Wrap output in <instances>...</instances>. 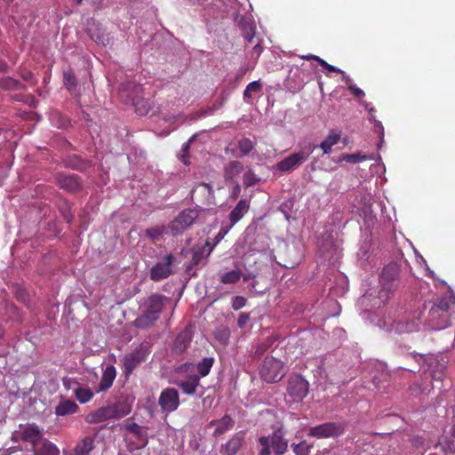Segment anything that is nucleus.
Listing matches in <instances>:
<instances>
[{
  "label": "nucleus",
  "mask_w": 455,
  "mask_h": 455,
  "mask_svg": "<svg viewBox=\"0 0 455 455\" xmlns=\"http://www.w3.org/2000/svg\"><path fill=\"white\" fill-rule=\"evenodd\" d=\"M158 404L165 415L175 411L180 404L178 390L174 387L163 389L158 397Z\"/></svg>",
  "instance_id": "nucleus-11"
},
{
  "label": "nucleus",
  "mask_w": 455,
  "mask_h": 455,
  "mask_svg": "<svg viewBox=\"0 0 455 455\" xmlns=\"http://www.w3.org/2000/svg\"><path fill=\"white\" fill-rule=\"evenodd\" d=\"M243 185L245 188L251 187L259 181V179L254 173V172L249 169L243 173Z\"/></svg>",
  "instance_id": "nucleus-48"
},
{
  "label": "nucleus",
  "mask_w": 455,
  "mask_h": 455,
  "mask_svg": "<svg viewBox=\"0 0 455 455\" xmlns=\"http://www.w3.org/2000/svg\"><path fill=\"white\" fill-rule=\"evenodd\" d=\"M262 84L259 81H252L248 84L245 90L243 91V100L248 102L249 99L251 98L252 93L259 92L261 90Z\"/></svg>",
  "instance_id": "nucleus-42"
},
{
  "label": "nucleus",
  "mask_w": 455,
  "mask_h": 455,
  "mask_svg": "<svg viewBox=\"0 0 455 455\" xmlns=\"http://www.w3.org/2000/svg\"><path fill=\"white\" fill-rule=\"evenodd\" d=\"M111 405L115 419H121L132 411V401L128 398L120 400Z\"/></svg>",
  "instance_id": "nucleus-36"
},
{
  "label": "nucleus",
  "mask_w": 455,
  "mask_h": 455,
  "mask_svg": "<svg viewBox=\"0 0 455 455\" xmlns=\"http://www.w3.org/2000/svg\"><path fill=\"white\" fill-rule=\"evenodd\" d=\"M115 419L112 405L100 407L87 415L86 420L90 423H100Z\"/></svg>",
  "instance_id": "nucleus-23"
},
{
  "label": "nucleus",
  "mask_w": 455,
  "mask_h": 455,
  "mask_svg": "<svg viewBox=\"0 0 455 455\" xmlns=\"http://www.w3.org/2000/svg\"><path fill=\"white\" fill-rule=\"evenodd\" d=\"M165 231L166 228L164 226H156L147 228L145 234L151 240H157Z\"/></svg>",
  "instance_id": "nucleus-47"
},
{
  "label": "nucleus",
  "mask_w": 455,
  "mask_h": 455,
  "mask_svg": "<svg viewBox=\"0 0 455 455\" xmlns=\"http://www.w3.org/2000/svg\"><path fill=\"white\" fill-rule=\"evenodd\" d=\"M0 87L5 90H20L24 86L21 83L12 77H4L0 79Z\"/></svg>",
  "instance_id": "nucleus-43"
},
{
  "label": "nucleus",
  "mask_w": 455,
  "mask_h": 455,
  "mask_svg": "<svg viewBox=\"0 0 455 455\" xmlns=\"http://www.w3.org/2000/svg\"><path fill=\"white\" fill-rule=\"evenodd\" d=\"M78 405L68 398H60V403L55 406V414L58 417L75 414L78 411Z\"/></svg>",
  "instance_id": "nucleus-28"
},
{
  "label": "nucleus",
  "mask_w": 455,
  "mask_h": 455,
  "mask_svg": "<svg viewBox=\"0 0 455 455\" xmlns=\"http://www.w3.org/2000/svg\"><path fill=\"white\" fill-rule=\"evenodd\" d=\"M61 212L63 215V218L68 223H70L73 220V215L70 212V208L68 205H65L61 208Z\"/></svg>",
  "instance_id": "nucleus-61"
},
{
  "label": "nucleus",
  "mask_w": 455,
  "mask_h": 455,
  "mask_svg": "<svg viewBox=\"0 0 455 455\" xmlns=\"http://www.w3.org/2000/svg\"><path fill=\"white\" fill-rule=\"evenodd\" d=\"M285 373L283 362L273 356H267L263 360L259 370L262 379L267 383H275L281 380Z\"/></svg>",
  "instance_id": "nucleus-4"
},
{
  "label": "nucleus",
  "mask_w": 455,
  "mask_h": 455,
  "mask_svg": "<svg viewBox=\"0 0 455 455\" xmlns=\"http://www.w3.org/2000/svg\"><path fill=\"white\" fill-rule=\"evenodd\" d=\"M229 183L233 185V188L231 191V197L236 198L241 192V186L238 181L229 182Z\"/></svg>",
  "instance_id": "nucleus-62"
},
{
  "label": "nucleus",
  "mask_w": 455,
  "mask_h": 455,
  "mask_svg": "<svg viewBox=\"0 0 455 455\" xmlns=\"http://www.w3.org/2000/svg\"><path fill=\"white\" fill-rule=\"evenodd\" d=\"M20 437L23 441L30 443L33 448L43 439V429L35 423L20 425Z\"/></svg>",
  "instance_id": "nucleus-16"
},
{
  "label": "nucleus",
  "mask_w": 455,
  "mask_h": 455,
  "mask_svg": "<svg viewBox=\"0 0 455 455\" xmlns=\"http://www.w3.org/2000/svg\"><path fill=\"white\" fill-rule=\"evenodd\" d=\"M255 148V142L249 138H242L237 141V148L240 153L235 150H231V155L234 157H243L249 155Z\"/></svg>",
  "instance_id": "nucleus-34"
},
{
  "label": "nucleus",
  "mask_w": 455,
  "mask_h": 455,
  "mask_svg": "<svg viewBox=\"0 0 455 455\" xmlns=\"http://www.w3.org/2000/svg\"><path fill=\"white\" fill-rule=\"evenodd\" d=\"M198 218V212L196 209H185L170 223L168 228L173 236L181 235L190 228Z\"/></svg>",
  "instance_id": "nucleus-6"
},
{
  "label": "nucleus",
  "mask_w": 455,
  "mask_h": 455,
  "mask_svg": "<svg viewBox=\"0 0 455 455\" xmlns=\"http://www.w3.org/2000/svg\"><path fill=\"white\" fill-rule=\"evenodd\" d=\"M35 455H60L58 447L48 440H44L42 443L36 444L33 448Z\"/></svg>",
  "instance_id": "nucleus-35"
},
{
  "label": "nucleus",
  "mask_w": 455,
  "mask_h": 455,
  "mask_svg": "<svg viewBox=\"0 0 455 455\" xmlns=\"http://www.w3.org/2000/svg\"><path fill=\"white\" fill-rule=\"evenodd\" d=\"M443 450L445 451L455 452L454 431L452 432V436L445 440L443 443Z\"/></svg>",
  "instance_id": "nucleus-56"
},
{
  "label": "nucleus",
  "mask_w": 455,
  "mask_h": 455,
  "mask_svg": "<svg viewBox=\"0 0 455 455\" xmlns=\"http://www.w3.org/2000/svg\"><path fill=\"white\" fill-rule=\"evenodd\" d=\"M149 354L146 345L140 344L132 353L126 355L123 359V372L129 376L135 368L146 360Z\"/></svg>",
  "instance_id": "nucleus-9"
},
{
  "label": "nucleus",
  "mask_w": 455,
  "mask_h": 455,
  "mask_svg": "<svg viewBox=\"0 0 455 455\" xmlns=\"http://www.w3.org/2000/svg\"><path fill=\"white\" fill-rule=\"evenodd\" d=\"M398 274L399 268L395 264H389L386 266L379 275L380 291L378 298V301L374 303V306L380 307L381 304H384L389 294L392 293L398 286Z\"/></svg>",
  "instance_id": "nucleus-3"
},
{
  "label": "nucleus",
  "mask_w": 455,
  "mask_h": 455,
  "mask_svg": "<svg viewBox=\"0 0 455 455\" xmlns=\"http://www.w3.org/2000/svg\"><path fill=\"white\" fill-rule=\"evenodd\" d=\"M319 65L323 68L324 69H326L327 71H330V72H337V73H339L342 75V79L344 80V74H346L345 71L341 70L340 68L335 67V66H332L329 63H327L323 59H319Z\"/></svg>",
  "instance_id": "nucleus-53"
},
{
  "label": "nucleus",
  "mask_w": 455,
  "mask_h": 455,
  "mask_svg": "<svg viewBox=\"0 0 455 455\" xmlns=\"http://www.w3.org/2000/svg\"><path fill=\"white\" fill-rule=\"evenodd\" d=\"M367 159H370L365 155L357 152L355 154H344L340 156L339 161H346L350 164H359L362 163Z\"/></svg>",
  "instance_id": "nucleus-45"
},
{
  "label": "nucleus",
  "mask_w": 455,
  "mask_h": 455,
  "mask_svg": "<svg viewBox=\"0 0 455 455\" xmlns=\"http://www.w3.org/2000/svg\"><path fill=\"white\" fill-rule=\"evenodd\" d=\"M420 322L419 319L395 322L392 328L397 333H408L417 331L419 329Z\"/></svg>",
  "instance_id": "nucleus-30"
},
{
  "label": "nucleus",
  "mask_w": 455,
  "mask_h": 455,
  "mask_svg": "<svg viewBox=\"0 0 455 455\" xmlns=\"http://www.w3.org/2000/svg\"><path fill=\"white\" fill-rule=\"evenodd\" d=\"M455 310V295L450 294L442 298L430 308V315L438 317L440 314H451L450 311Z\"/></svg>",
  "instance_id": "nucleus-20"
},
{
  "label": "nucleus",
  "mask_w": 455,
  "mask_h": 455,
  "mask_svg": "<svg viewBox=\"0 0 455 455\" xmlns=\"http://www.w3.org/2000/svg\"><path fill=\"white\" fill-rule=\"evenodd\" d=\"M74 395L80 403L84 404L93 397L94 393L88 387L80 385L76 388Z\"/></svg>",
  "instance_id": "nucleus-39"
},
{
  "label": "nucleus",
  "mask_w": 455,
  "mask_h": 455,
  "mask_svg": "<svg viewBox=\"0 0 455 455\" xmlns=\"http://www.w3.org/2000/svg\"><path fill=\"white\" fill-rule=\"evenodd\" d=\"M318 253L323 261L335 262L340 255L339 245L331 235L323 236L318 241Z\"/></svg>",
  "instance_id": "nucleus-12"
},
{
  "label": "nucleus",
  "mask_w": 455,
  "mask_h": 455,
  "mask_svg": "<svg viewBox=\"0 0 455 455\" xmlns=\"http://www.w3.org/2000/svg\"><path fill=\"white\" fill-rule=\"evenodd\" d=\"M339 140L340 133L332 130L318 147L323 150V154H330L331 148L336 145Z\"/></svg>",
  "instance_id": "nucleus-37"
},
{
  "label": "nucleus",
  "mask_w": 455,
  "mask_h": 455,
  "mask_svg": "<svg viewBox=\"0 0 455 455\" xmlns=\"http://www.w3.org/2000/svg\"><path fill=\"white\" fill-rule=\"evenodd\" d=\"M207 247L210 248L209 241H207L204 246H197L192 249V259L186 268V273L188 275H194L195 273H192L193 267L202 264L203 259L208 256L206 253Z\"/></svg>",
  "instance_id": "nucleus-24"
},
{
  "label": "nucleus",
  "mask_w": 455,
  "mask_h": 455,
  "mask_svg": "<svg viewBox=\"0 0 455 455\" xmlns=\"http://www.w3.org/2000/svg\"><path fill=\"white\" fill-rule=\"evenodd\" d=\"M214 363V358L213 357H204L203 358L199 363L196 364V371L198 372L199 377H205L207 376L211 369L212 368Z\"/></svg>",
  "instance_id": "nucleus-40"
},
{
  "label": "nucleus",
  "mask_w": 455,
  "mask_h": 455,
  "mask_svg": "<svg viewBox=\"0 0 455 455\" xmlns=\"http://www.w3.org/2000/svg\"><path fill=\"white\" fill-rule=\"evenodd\" d=\"M123 427L135 437L136 449H142L147 446L148 443L147 427L140 426L137 423L132 422L124 424Z\"/></svg>",
  "instance_id": "nucleus-14"
},
{
  "label": "nucleus",
  "mask_w": 455,
  "mask_h": 455,
  "mask_svg": "<svg viewBox=\"0 0 455 455\" xmlns=\"http://www.w3.org/2000/svg\"><path fill=\"white\" fill-rule=\"evenodd\" d=\"M246 304V299L243 296H235L232 299V308L234 310H239L243 308Z\"/></svg>",
  "instance_id": "nucleus-55"
},
{
  "label": "nucleus",
  "mask_w": 455,
  "mask_h": 455,
  "mask_svg": "<svg viewBox=\"0 0 455 455\" xmlns=\"http://www.w3.org/2000/svg\"><path fill=\"white\" fill-rule=\"evenodd\" d=\"M215 111H216V108H214V107H208V108H206L204 109L199 110L196 114L195 118H201V117L212 116V115H213L215 113Z\"/></svg>",
  "instance_id": "nucleus-57"
},
{
  "label": "nucleus",
  "mask_w": 455,
  "mask_h": 455,
  "mask_svg": "<svg viewBox=\"0 0 455 455\" xmlns=\"http://www.w3.org/2000/svg\"><path fill=\"white\" fill-rule=\"evenodd\" d=\"M193 339V331L190 327L184 328L175 338L173 351L177 354L184 353L189 347Z\"/></svg>",
  "instance_id": "nucleus-21"
},
{
  "label": "nucleus",
  "mask_w": 455,
  "mask_h": 455,
  "mask_svg": "<svg viewBox=\"0 0 455 455\" xmlns=\"http://www.w3.org/2000/svg\"><path fill=\"white\" fill-rule=\"evenodd\" d=\"M374 132L380 137V142H384V127L379 120H374Z\"/></svg>",
  "instance_id": "nucleus-58"
},
{
  "label": "nucleus",
  "mask_w": 455,
  "mask_h": 455,
  "mask_svg": "<svg viewBox=\"0 0 455 455\" xmlns=\"http://www.w3.org/2000/svg\"><path fill=\"white\" fill-rule=\"evenodd\" d=\"M119 97L125 104L131 103L140 116H146L152 106L151 101L144 98V88L133 81L121 84Z\"/></svg>",
  "instance_id": "nucleus-1"
},
{
  "label": "nucleus",
  "mask_w": 455,
  "mask_h": 455,
  "mask_svg": "<svg viewBox=\"0 0 455 455\" xmlns=\"http://www.w3.org/2000/svg\"><path fill=\"white\" fill-rule=\"evenodd\" d=\"M249 320L250 315L248 313H241L237 319V326L239 328H243Z\"/></svg>",
  "instance_id": "nucleus-59"
},
{
  "label": "nucleus",
  "mask_w": 455,
  "mask_h": 455,
  "mask_svg": "<svg viewBox=\"0 0 455 455\" xmlns=\"http://www.w3.org/2000/svg\"><path fill=\"white\" fill-rule=\"evenodd\" d=\"M116 376V368L113 365H108L102 374L99 383V392L107 391L111 387Z\"/></svg>",
  "instance_id": "nucleus-31"
},
{
  "label": "nucleus",
  "mask_w": 455,
  "mask_h": 455,
  "mask_svg": "<svg viewBox=\"0 0 455 455\" xmlns=\"http://www.w3.org/2000/svg\"><path fill=\"white\" fill-rule=\"evenodd\" d=\"M344 425L339 422H325L307 429V435L317 439L335 438L344 433Z\"/></svg>",
  "instance_id": "nucleus-8"
},
{
  "label": "nucleus",
  "mask_w": 455,
  "mask_h": 455,
  "mask_svg": "<svg viewBox=\"0 0 455 455\" xmlns=\"http://www.w3.org/2000/svg\"><path fill=\"white\" fill-rule=\"evenodd\" d=\"M230 336V331L228 328L222 327L216 331L215 337L216 339L223 344L228 343Z\"/></svg>",
  "instance_id": "nucleus-51"
},
{
  "label": "nucleus",
  "mask_w": 455,
  "mask_h": 455,
  "mask_svg": "<svg viewBox=\"0 0 455 455\" xmlns=\"http://www.w3.org/2000/svg\"><path fill=\"white\" fill-rule=\"evenodd\" d=\"M387 377H388V374L382 371L381 372V378H379L378 376L374 375L372 377V381H373V384L376 386V387H379L380 381L383 379V380H387Z\"/></svg>",
  "instance_id": "nucleus-63"
},
{
  "label": "nucleus",
  "mask_w": 455,
  "mask_h": 455,
  "mask_svg": "<svg viewBox=\"0 0 455 455\" xmlns=\"http://www.w3.org/2000/svg\"><path fill=\"white\" fill-rule=\"evenodd\" d=\"M177 386L181 389L182 393L188 395H198L202 396L204 392L198 393V389L201 387L200 377L198 375H190L186 379L177 382Z\"/></svg>",
  "instance_id": "nucleus-18"
},
{
  "label": "nucleus",
  "mask_w": 455,
  "mask_h": 455,
  "mask_svg": "<svg viewBox=\"0 0 455 455\" xmlns=\"http://www.w3.org/2000/svg\"><path fill=\"white\" fill-rule=\"evenodd\" d=\"M343 81L345 82V84L348 87V89L350 90L351 93L355 98L362 99L364 97V95H365L364 92L362 89H360L359 87H357L353 83V80L351 79V77L349 76H347V74H344Z\"/></svg>",
  "instance_id": "nucleus-44"
},
{
  "label": "nucleus",
  "mask_w": 455,
  "mask_h": 455,
  "mask_svg": "<svg viewBox=\"0 0 455 455\" xmlns=\"http://www.w3.org/2000/svg\"><path fill=\"white\" fill-rule=\"evenodd\" d=\"M262 52V46L260 44V42H257L256 44L253 46L252 53L255 54L257 57L260 55Z\"/></svg>",
  "instance_id": "nucleus-64"
},
{
  "label": "nucleus",
  "mask_w": 455,
  "mask_h": 455,
  "mask_svg": "<svg viewBox=\"0 0 455 455\" xmlns=\"http://www.w3.org/2000/svg\"><path fill=\"white\" fill-rule=\"evenodd\" d=\"M438 317H433L428 313V326L432 330L440 331L443 330L451 325V314H438Z\"/></svg>",
  "instance_id": "nucleus-32"
},
{
  "label": "nucleus",
  "mask_w": 455,
  "mask_h": 455,
  "mask_svg": "<svg viewBox=\"0 0 455 455\" xmlns=\"http://www.w3.org/2000/svg\"><path fill=\"white\" fill-rule=\"evenodd\" d=\"M293 452L296 455H308L312 449V445L307 444L306 441H303L298 444H292Z\"/></svg>",
  "instance_id": "nucleus-49"
},
{
  "label": "nucleus",
  "mask_w": 455,
  "mask_h": 455,
  "mask_svg": "<svg viewBox=\"0 0 455 455\" xmlns=\"http://www.w3.org/2000/svg\"><path fill=\"white\" fill-rule=\"evenodd\" d=\"M244 442V433L238 432L235 434L231 439L223 444L220 449V452L225 455H235Z\"/></svg>",
  "instance_id": "nucleus-22"
},
{
  "label": "nucleus",
  "mask_w": 455,
  "mask_h": 455,
  "mask_svg": "<svg viewBox=\"0 0 455 455\" xmlns=\"http://www.w3.org/2000/svg\"><path fill=\"white\" fill-rule=\"evenodd\" d=\"M248 69L249 68L245 66L239 68V69L235 74L234 83H238L240 80H242L244 75L247 73Z\"/></svg>",
  "instance_id": "nucleus-60"
},
{
  "label": "nucleus",
  "mask_w": 455,
  "mask_h": 455,
  "mask_svg": "<svg viewBox=\"0 0 455 455\" xmlns=\"http://www.w3.org/2000/svg\"><path fill=\"white\" fill-rule=\"evenodd\" d=\"M92 447V442L91 440H83L76 446L74 455H89Z\"/></svg>",
  "instance_id": "nucleus-46"
},
{
  "label": "nucleus",
  "mask_w": 455,
  "mask_h": 455,
  "mask_svg": "<svg viewBox=\"0 0 455 455\" xmlns=\"http://www.w3.org/2000/svg\"><path fill=\"white\" fill-rule=\"evenodd\" d=\"M250 202L247 199H241L229 213L230 228L235 225L249 211Z\"/></svg>",
  "instance_id": "nucleus-26"
},
{
  "label": "nucleus",
  "mask_w": 455,
  "mask_h": 455,
  "mask_svg": "<svg viewBox=\"0 0 455 455\" xmlns=\"http://www.w3.org/2000/svg\"><path fill=\"white\" fill-rule=\"evenodd\" d=\"M229 4L224 3L222 0H213L212 2H209L207 4V6L211 10H212V14L216 18H223L226 14H229V9L228 6L230 4L231 9H235L234 5H236V3H235L233 0H228Z\"/></svg>",
  "instance_id": "nucleus-27"
},
{
  "label": "nucleus",
  "mask_w": 455,
  "mask_h": 455,
  "mask_svg": "<svg viewBox=\"0 0 455 455\" xmlns=\"http://www.w3.org/2000/svg\"><path fill=\"white\" fill-rule=\"evenodd\" d=\"M173 263V256L167 254L163 262H157L150 269V278L153 281H160L165 279L172 274V266Z\"/></svg>",
  "instance_id": "nucleus-13"
},
{
  "label": "nucleus",
  "mask_w": 455,
  "mask_h": 455,
  "mask_svg": "<svg viewBox=\"0 0 455 455\" xmlns=\"http://www.w3.org/2000/svg\"><path fill=\"white\" fill-rule=\"evenodd\" d=\"M312 153L313 148L310 147L305 148L278 162L275 164V169L283 173L290 172L303 164Z\"/></svg>",
  "instance_id": "nucleus-7"
},
{
  "label": "nucleus",
  "mask_w": 455,
  "mask_h": 455,
  "mask_svg": "<svg viewBox=\"0 0 455 455\" xmlns=\"http://www.w3.org/2000/svg\"><path fill=\"white\" fill-rule=\"evenodd\" d=\"M308 389L309 383L301 375H294L289 379L287 394L293 402L302 401L307 396Z\"/></svg>",
  "instance_id": "nucleus-10"
},
{
  "label": "nucleus",
  "mask_w": 455,
  "mask_h": 455,
  "mask_svg": "<svg viewBox=\"0 0 455 455\" xmlns=\"http://www.w3.org/2000/svg\"><path fill=\"white\" fill-rule=\"evenodd\" d=\"M62 383H63V387L67 390H73V394H75L76 388L81 385L76 379H71V378H64L62 379Z\"/></svg>",
  "instance_id": "nucleus-52"
},
{
  "label": "nucleus",
  "mask_w": 455,
  "mask_h": 455,
  "mask_svg": "<svg viewBox=\"0 0 455 455\" xmlns=\"http://www.w3.org/2000/svg\"><path fill=\"white\" fill-rule=\"evenodd\" d=\"M412 357L417 363H419L420 367L427 365V370L430 372L432 379L435 382L442 383L445 377V370L449 363V359L445 355L425 356L423 355L416 354L413 355ZM434 387L442 389L443 385H434Z\"/></svg>",
  "instance_id": "nucleus-2"
},
{
  "label": "nucleus",
  "mask_w": 455,
  "mask_h": 455,
  "mask_svg": "<svg viewBox=\"0 0 455 455\" xmlns=\"http://www.w3.org/2000/svg\"><path fill=\"white\" fill-rule=\"evenodd\" d=\"M86 32L91 39L98 44L105 46L110 43V38L105 29L94 20H88Z\"/></svg>",
  "instance_id": "nucleus-15"
},
{
  "label": "nucleus",
  "mask_w": 455,
  "mask_h": 455,
  "mask_svg": "<svg viewBox=\"0 0 455 455\" xmlns=\"http://www.w3.org/2000/svg\"><path fill=\"white\" fill-rule=\"evenodd\" d=\"M259 442L262 446L259 451L260 455H271V449L276 455H283L288 447V443L283 439V435L280 430L275 431L268 436H261Z\"/></svg>",
  "instance_id": "nucleus-5"
},
{
  "label": "nucleus",
  "mask_w": 455,
  "mask_h": 455,
  "mask_svg": "<svg viewBox=\"0 0 455 455\" xmlns=\"http://www.w3.org/2000/svg\"><path fill=\"white\" fill-rule=\"evenodd\" d=\"M231 15L234 18V20L237 23L240 28L243 31V36L244 39L252 44L255 36V25L249 18H245L242 15H239L235 11H234Z\"/></svg>",
  "instance_id": "nucleus-19"
},
{
  "label": "nucleus",
  "mask_w": 455,
  "mask_h": 455,
  "mask_svg": "<svg viewBox=\"0 0 455 455\" xmlns=\"http://www.w3.org/2000/svg\"><path fill=\"white\" fill-rule=\"evenodd\" d=\"M56 180L59 186L68 192H77L82 188V181L76 174L59 173Z\"/></svg>",
  "instance_id": "nucleus-17"
},
{
  "label": "nucleus",
  "mask_w": 455,
  "mask_h": 455,
  "mask_svg": "<svg viewBox=\"0 0 455 455\" xmlns=\"http://www.w3.org/2000/svg\"><path fill=\"white\" fill-rule=\"evenodd\" d=\"M64 84L68 90L76 86V80L75 76L70 72L64 73Z\"/></svg>",
  "instance_id": "nucleus-54"
},
{
  "label": "nucleus",
  "mask_w": 455,
  "mask_h": 455,
  "mask_svg": "<svg viewBox=\"0 0 455 455\" xmlns=\"http://www.w3.org/2000/svg\"><path fill=\"white\" fill-rule=\"evenodd\" d=\"M164 299H166V297L160 294H153L149 296L144 304L145 310L152 314V315H156L159 318L163 310Z\"/></svg>",
  "instance_id": "nucleus-25"
},
{
  "label": "nucleus",
  "mask_w": 455,
  "mask_h": 455,
  "mask_svg": "<svg viewBox=\"0 0 455 455\" xmlns=\"http://www.w3.org/2000/svg\"><path fill=\"white\" fill-rule=\"evenodd\" d=\"M230 226L228 228L221 227L218 234L215 235L213 239V244H210V248L207 251V255H210V253L212 251L213 248L225 237V235L228 233L230 229Z\"/></svg>",
  "instance_id": "nucleus-50"
},
{
  "label": "nucleus",
  "mask_w": 455,
  "mask_h": 455,
  "mask_svg": "<svg viewBox=\"0 0 455 455\" xmlns=\"http://www.w3.org/2000/svg\"><path fill=\"white\" fill-rule=\"evenodd\" d=\"M157 320L158 318L156 315H152V314L144 310L143 313L134 320L133 324L137 328L145 329L151 326Z\"/></svg>",
  "instance_id": "nucleus-38"
},
{
  "label": "nucleus",
  "mask_w": 455,
  "mask_h": 455,
  "mask_svg": "<svg viewBox=\"0 0 455 455\" xmlns=\"http://www.w3.org/2000/svg\"><path fill=\"white\" fill-rule=\"evenodd\" d=\"M234 420L229 415L223 416L220 420H212L210 425H215L214 436H219L234 427Z\"/></svg>",
  "instance_id": "nucleus-33"
},
{
  "label": "nucleus",
  "mask_w": 455,
  "mask_h": 455,
  "mask_svg": "<svg viewBox=\"0 0 455 455\" xmlns=\"http://www.w3.org/2000/svg\"><path fill=\"white\" fill-rule=\"evenodd\" d=\"M240 270H231L221 275L220 281L224 284H231L236 283L241 278Z\"/></svg>",
  "instance_id": "nucleus-41"
},
{
  "label": "nucleus",
  "mask_w": 455,
  "mask_h": 455,
  "mask_svg": "<svg viewBox=\"0 0 455 455\" xmlns=\"http://www.w3.org/2000/svg\"><path fill=\"white\" fill-rule=\"evenodd\" d=\"M243 171V165L241 162L237 160L230 161L224 167V179L225 181L228 182H235L236 180V177Z\"/></svg>",
  "instance_id": "nucleus-29"
}]
</instances>
